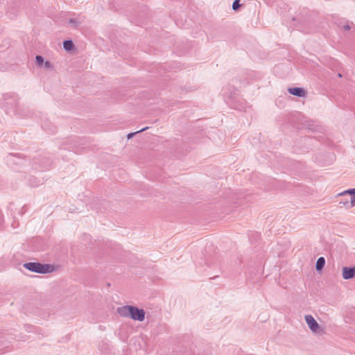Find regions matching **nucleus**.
<instances>
[{"label":"nucleus","instance_id":"obj_1","mask_svg":"<svg viewBox=\"0 0 355 355\" xmlns=\"http://www.w3.org/2000/svg\"><path fill=\"white\" fill-rule=\"evenodd\" d=\"M117 313L124 318H130L139 322L145 319L146 312L142 309L132 305H125L117 309Z\"/></svg>","mask_w":355,"mask_h":355},{"label":"nucleus","instance_id":"obj_2","mask_svg":"<svg viewBox=\"0 0 355 355\" xmlns=\"http://www.w3.org/2000/svg\"><path fill=\"white\" fill-rule=\"evenodd\" d=\"M24 268L33 272L39 274H47L53 272L55 268L49 263H42L40 262H27L24 263Z\"/></svg>","mask_w":355,"mask_h":355},{"label":"nucleus","instance_id":"obj_3","mask_svg":"<svg viewBox=\"0 0 355 355\" xmlns=\"http://www.w3.org/2000/svg\"><path fill=\"white\" fill-rule=\"evenodd\" d=\"M343 196L339 202L340 207L352 208L355 206V188L349 189L338 194Z\"/></svg>","mask_w":355,"mask_h":355},{"label":"nucleus","instance_id":"obj_4","mask_svg":"<svg viewBox=\"0 0 355 355\" xmlns=\"http://www.w3.org/2000/svg\"><path fill=\"white\" fill-rule=\"evenodd\" d=\"M305 321L306 324H308L309 329L313 332H318L319 329H320V325L317 322V321L314 319V318L311 315H305Z\"/></svg>","mask_w":355,"mask_h":355},{"label":"nucleus","instance_id":"obj_5","mask_svg":"<svg viewBox=\"0 0 355 355\" xmlns=\"http://www.w3.org/2000/svg\"><path fill=\"white\" fill-rule=\"evenodd\" d=\"M343 278L344 279H351L355 276V266L343 267L342 272Z\"/></svg>","mask_w":355,"mask_h":355},{"label":"nucleus","instance_id":"obj_6","mask_svg":"<svg viewBox=\"0 0 355 355\" xmlns=\"http://www.w3.org/2000/svg\"><path fill=\"white\" fill-rule=\"evenodd\" d=\"M288 92L290 94L297 97H304L306 95V91L302 87H290Z\"/></svg>","mask_w":355,"mask_h":355},{"label":"nucleus","instance_id":"obj_7","mask_svg":"<svg viewBox=\"0 0 355 355\" xmlns=\"http://www.w3.org/2000/svg\"><path fill=\"white\" fill-rule=\"evenodd\" d=\"M63 48L67 51H71L75 49V46L72 40H67L63 42Z\"/></svg>","mask_w":355,"mask_h":355},{"label":"nucleus","instance_id":"obj_8","mask_svg":"<svg viewBox=\"0 0 355 355\" xmlns=\"http://www.w3.org/2000/svg\"><path fill=\"white\" fill-rule=\"evenodd\" d=\"M325 265V259L323 257H320L317 259L315 264V269L317 271H321Z\"/></svg>","mask_w":355,"mask_h":355},{"label":"nucleus","instance_id":"obj_9","mask_svg":"<svg viewBox=\"0 0 355 355\" xmlns=\"http://www.w3.org/2000/svg\"><path fill=\"white\" fill-rule=\"evenodd\" d=\"M82 20L77 19L75 18H70L69 19V23L73 28H78L79 24L82 23Z\"/></svg>","mask_w":355,"mask_h":355},{"label":"nucleus","instance_id":"obj_10","mask_svg":"<svg viewBox=\"0 0 355 355\" xmlns=\"http://www.w3.org/2000/svg\"><path fill=\"white\" fill-rule=\"evenodd\" d=\"M44 58L42 55H36L35 63L38 67H42L44 63Z\"/></svg>","mask_w":355,"mask_h":355},{"label":"nucleus","instance_id":"obj_11","mask_svg":"<svg viewBox=\"0 0 355 355\" xmlns=\"http://www.w3.org/2000/svg\"><path fill=\"white\" fill-rule=\"evenodd\" d=\"M345 20H341L339 22H337V24L342 27L345 31H349L351 29V26L349 25L348 23L345 24L344 22Z\"/></svg>","mask_w":355,"mask_h":355},{"label":"nucleus","instance_id":"obj_12","mask_svg":"<svg viewBox=\"0 0 355 355\" xmlns=\"http://www.w3.org/2000/svg\"><path fill=\"white\" fill-rule=\"evenodd\" d=\"M240 1L241 0H234L233 3H232V9L235 11L238 10L240 7L241 6V5L240 4Z\"/></svg>","mask_w":355,"mask_h":355},{"label":"nucleus","instance_id":"obj_13","mask_svg":"<svg viewBox=\"0 0 355 355\" xmlns=\"http://www.w3.org/2000/svg\"><path fill=\"white\" fill-rule=\"evenodd\" d=\"M146 129H148L147 127L141 129L140 130H138V131H137L135 132H130V133L128 134L127 138L128 139H130L132 138L136 134H137L139 132H143V131L146 130Z\"/></svg>","mask_w":355,"mask_h":355},{"label":"nucleus","instance_id":"obj_14","mask_svg":"<svg viewBox=\"0 0 355 355\" xmlns=\"http://www.w3.org/2000/svg\"><path fill=\"white\" fill-rule=\"evenodd\" d=\"M38 328L35 326H27L26 327V330L28 332L33 331V332H37Z\"/></svg>","mask_w":355,"mask_h":355},{"label":"nucleus","instance_id":"obj_15","mask_svg":"<svg viewBox=\"0 0 355 355\" xmlns=\"http://www.w3.org/2000/svg\"><path fill=\"white\" fill-rule=\"evenodd\" d=\"M43 65L46 69H49L53 67L51 63L48 60L45 61Z\"/></svg>","mask_w":355,"mask_h":355},{"label":"nucleus","instance_id":"obj_16","mask_svg":"<svg viewBox=\"0 0 355 355\" xmlns=\"http://www.w3.org/2000/svg\"><path fill=\"white\" fill-rule=\"evenodd\" d=\"M8 96V94H6V95H4V98H5V99H7V96Z\"/></svg>","mask_w":355,"mask_h":355}]
</instances>
